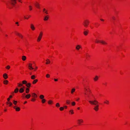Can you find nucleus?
I'll return each instance as SVG.
<instances>
[{"instance_id":"nucleus-56","label":"nucleus","mask_w":130,"mask_h":130,"mask_svg":"<svg viewBox=\"0 0 130 130\" xmlns=\"http://www.w3.org/2000/svg\"><path fill=\"white\" fill-rule=\"evenodd\" d=\"M45 8H44L43 9V12H44L45 11Z\"/></svg>"},{"instance_id":"nucleus-30","label":"nucleus","mask_w":130,"mask_h":130,"mask_svg":"<svg viewBox=\"0 0 130 130\" xmlns=\"http://www.w3.org/2000/svg\"><path fill=\"white\" fill-rule=\"evenodd\" d=\"M20 108L19 107H17L16 108H15V110L16 111H19L20 110Z\"/></svg>"},{"instance_id":"nucleus-48","label":"nucleus","mask_w":130,"mask_h":130,"mask_svg":"<svg viewBox=\"0 0 130 130\" xmlns=\"http://www.w3.org/2000/svg\"><path fill=\"white\" fill-rule=\"evenodd\" d=\"M35 100V99L32 98V99L31 101H34Z\"/></svg>"},{"instance_id":"nucleus-32","label":"nucleus","mask_w":130,"mask_h":130,"mask_svg":"<svg viewBox=\"0 0 130 130\" xmlns=\"http://www.w3.org/2000/svg\"><path fill=\"white\" fill-rule=\"evenodd\" d=\"M95 42L96 43H98L99 42H100V41L101 40H98L97 39H95Z\"/></svg>"},{"instance_id":"nucleus-37","label":"nucleus","mask_w":130,"mask_h":130,"mask_svg":"<svg viewBox=\"0 0 130 130\" xmlns=\"http://www.w3.org/2000/svg\"><path fill=\"white\" fill-rule=\"evenodd\" d=\"M38 8H39V5L38 4H37L35 5Z\"/></svg>"},{"instance_id":"nucleus-7","label":"nucleus","mask_w":130,"mask_h":130,"mask_svg":"<svg viewBox=\"0 0 130 130\" xmlns=\"http://www.w3.org/2000/svg\"><path fill=\"white\" fill-rule=\"evenodd\" d=\"M100 43L104 45H106L107 44V43L105 41L103 40H101Z\"/></svg>"},{"instance_id":"nucleus-26","label":"nucleus","mask_w":130,"mask_h":130,"mask_svg":"<svg viewBox=\"0 0 130 130\" xmlns=\"http://www.w3.org/2000/svg\"><path fill=\"white\" fill-rule=\"evenodd\" d=\"M48 16L47 15L46 16L44 19V21H46L48 19Z\"/></svg>"},{"instance_id":"nucleus-45","label":"nucleus","mask_w":130,"mask_h":130,"mask_svg":"<svg viewBox=\"0 0 130 130\" xmlns=\"http://www.w3.org/2000/svg\"><path fill=\"white\" fill-rule=\"evenodd\" d=\"M106 102H104V103H106V104H108V102H109V101H107V100H106Z\"/></svg>"},{"instance_id":"nucleus-20","label":"nucleus","mask_w":130,"mask_h":130,"mask_svg":"<svg viewBox=\"0 0 130 130\" xmlns=\"http://www.w3.org/2000/svg\"><path fill=\"white\" fill-rule=\"evenodd\" d=\"M26 86L28 87H30L31 86V84L30 83H28L26 85Z\"/></svg>"},{"instance_id":"nucleus-25","label":"nucleus","mask_w":130,"mask_h":130,"mask_svg":"<svg viewBox=\"0 0 130 130\" xmlns=\"http://www.w3.org/2000/svg\"><path fill=\"white\" fill-rule=\"evenodd\" d=\"M8 82V81L7 80H5L4 81L3 83H4L5 84H7Z\"/></svg>"},{"instance_id":"nucleus-40","label":"nucleus","mask_w":130,"mask_h":130,"mask_svg":"<svg viewBox=\"0 0 130 130\" xmlns=\"http://www.w3.org/2000/svg\"><path fill=\"white\" fill-rule=\"evenodd\" d=\"M56 106L57 107H59L60 106V104L58 103H57L56 104Z\"/></svg>"},{"instance_id":"nucleus-63","label":"nucleus","mask_w":130,"mask_h":130,"mask_svg":"<svg viewBox=\"0 0 130 130\" xmlns=\"http://www.w3.org/2000/svg\"><path fill=\"white\" fill-rule=\"evenodd\" d=\"M77 108L78 110H79V109H80L79 108V107H78Z\"/></svg>"},{"instance_id":"nucleus-59","label":"nucleus","mask_w":130,"mask_h":130,"mask_svg":"<svg viewBox=\"0 0 130 130\" xmlns=\"http://www.w3.org/2000/svg\"><path fill=\"white\" fill-rule=\"evenodd\" d=\"M27 103V101H25L24 103V104H25V103Z\"/></svg>"},{"instance_id":"nucleus-8","label":"nucleus","mask_w":130,"mask_h":130,"mask_svg":"<svg viewBox=\"0 0 130 130\" xmlns=\"http://www.w3.org/2000/svg\"><path fill=\"white\" fill-rule=\"evenodd\" d=\"M3 77L5 79H6L8 78L7 75L6 73H5L3 75Z\"/></svg>"},{"instance_id":"nucleus-28","label":"nucleus","mask_w":130,"mask_h":130,"mask_svg":"<svg viewBox=\"0 0 130 130\" xmlns=\"http://www.w3.org/2000/svg\"><path fill=\"white\" fill-rule=\"evenodd\" d=\"M75 88H73L71 91V93L72 94H73V93L75 91Z\"/></svg>"},{"instance_id":"nucleus-44","label":"nucleus","mask_w":130,"mask_h":130,"mask_svg":"<svg viewBox=\"0 0 130 130\" xmlns=\"http://www.w3.org/2000/svg\"><path fill=\"white\" fill-rule=\"evenodd\" d=\"M46 77L47 78H49L50 77V75L49 74H47L46 75Z\"/></svg>"},{"instance_id":"nucleus-17","label":"nucleus","mask_w":130,"mask_h":130,"mask_svg":"<svg viewBox=\"0 0 130 130\" xmlns=\"http://www.w3.org/2000/svg\"><path fill=\"white\" fill-rule=\"evenodd\" d=\"M32 97L35 98H36L37 97V95L34 93H32Z\"/></svg>"},{"instance_id":"nucleus-27","label":"nucleus","mask_w":130,"mask_h":130,"mask_svg":"<svg viewBox=\"0 0 130 130\" xmlns=\"http://www.w3.org/2000/svg\"><path fill=\"white\" fill-rule=\"evenodd\" d=\"M19 89L18 88H17L14 91V92L15 93H17Z\"/></svg>"},{"instance_id":"nucleus-38","label":"nucleus","mask_w":130,"mask_h":130,"mask_svg":"<svg viewBox=\"0 0 130 130\" xmlns=\"http://www.w3.org/2000/svg\"><path fill=\"white\" fill-rule=\"evenodd\" d=\"M6 68L7 69H9L10 68V66H7L6 67Z\"/></svg>"},{"instance_id":"nucleus-2","label":"nucleus","mask_w":130,"mask_h":130,"mask_svg":"<svg viewBox=\"0 0 130 130\" xmlns=\"http://www.w3.org/2000/svg\"><path fill=\"white\" fill-rule=\"evenodd\" d=\"M85 89L86 90V91H87L88 93H85V94L87 95V97L88 98V99L90 100L91 99V96H93V95L92 93L91 92L90 90L89 91H88L87 89L85 88Z\"/></svg>"},{"instance_id":"nucleus-4","label":"nucleus","mask_w":130,"mask_h":130,"mask_svg":"<svg viewBox=\"0 0 130 130\" xmlns=\"http://www.w3.org/2000/svg\"><path fill=\"white\" fill-rule=\"evenodd\" d=\"M43 34V33L42 31H41L40 32L38 38L37 39V41L38 42H39L41 40V38L42 37V36Z\"/></svg>"},{"instance_id":"nucleus-14","label":"nucleus","mask_w":130,"mask_h":130,"mask_svg":"<svg viewBox=\"0 0 130 130\" xmlns=\"http://www.w3.org/2000/svg\"><path fill=\"white\" fill-rule=\"evenodd\" d=\"M78 123L79 124H80L81 123L83 122V120L82 119H79L78 120Z\"/></svg>"},{"instance_id":"nucleus-34","label":"nucleus","mask_w":130,"mask_h":130,"mask_svg":"<svg viewBox=\"0 0 130 130\" xmlns=\"http://www.w3.org/2000/svg\"><path fill=\"white\" fill-rule=\"evenodd\" d=\"M45 101H46V100L44 99L42 100V102L43 103H44L45 102Z\"/></svg>"},{"instance_id":"nucleus-15","label":"nucleus","mask_w":130,"mask_h":130,"mask_svg":"<svg viewBox=\"0 0 130 130\" xmlns=\"http://www.w3.org/2000/svg\"><path fill=\"white\" fill-rule=\"evenodd\" d=\"M98 76H96L95 77L93 78V79L94 81H96L98 80Z\"/></svg>"},{"instance_id":"nucleus-19","label":"nucleus","mask_w":130,"mask_h":130,"mask_svg":"<svg viewBox=\"0 0 130 130\" xmlns=\"http://www.w3.org/2000/svg\"><path fill=\"white\" fill-rule=\"evenodd\" d=\"M26 57L25 56H23L22 57V59L23 60L25 61L26 59Z\"/></svg>"},{"instance_id":"nucleus-41","label":"nucleus","mask_w":130,"mask_h":130,"mask_svg":"<svg viewBox=\"0 0 130 130\" xmlns=\"http://www.w3.org/2000/svg\"><path fill=\"white\" fill-rule=\"evenodd\" d=\"M112 19L113 21H114L116 20V18L114 16H113L112 17Z\"/></svg>"},{"instance_id":"nucleus-43","label":"nucleus","mask_w":130,"mask_h":130,"mask_svg":"<svg viewBox=\"0 0 130 130\" xmlns=\"http://www.w3.org/2000/svg\"><path fill=\"white\" fill-rule=\"evenodd\" d=\"M70 112H71L72 114H73L74 112H73V110H71L70 111Z\"/></svg>"},{"instance_id":"nucleus-39","label":"nucleus","mask_w":130,"mask_h":130,"mask_svg":"<svg viewBox=\"0 0 130 130\" xmlns=\"http://www.w3.org/2000/svg\"><path fill=\"white\" fill-rule=\"evenodd\" d=\"M13 103L15 105H16L17 102L16 101H15L14 100L13 101Z\"/></svg>"},{"instance_id":"nucleus-31","label":"nucleus","mask_w":130,"mask_h":130,"mask_svg":"<svg viewBox=\"0 0 130 130\" xmlns=\"http://www.w3.org/2000/svg\"><path fill=\"white\" fill-rule=\"evenodd\" d=\"M18 86L19 87H21L22 86H23L22 84L21 83H18Z\"/></svg>"},{"instance_id":"nucleus-42","label":"nucleus","mask_w":130,"mask_h":130,"mask_svg":"<svg viewBox=\"0 0 130 130\" xmlns=\"http://www.w3.org/2000/svg\"><path fill=\"white\" fill-rule=\"evenodd\" d=\"M64 109V108L62 107H60V110L61 111L63 110Z\"/></svg>"},{"instance_id":"nucleus-29","label":"nucleus","mask_w":130,"mask_h":130,"mask_svg":"<svg viewBox=\"0 0 130 130\" xmlns=\"http://www.w3.org/2000/svg\"><path fill=\"white\" fill-rule=\"evenodd\" d=\"M35 76L34 75H32L31 76V78L32 79H34L35 78Z\"/></svg>"},{"instance_id":"nucleus-1","label":"nucleus","mask_w":130,"mask_h":130,"mask_svg":"<svg viewBox=\"0 0 130 130\" xmlns=\"http://www.w3.org/2000/svg\"><path fill=\"white\" fill-rule=\"evenodd\" d=\"M89 102L91 104L95 105L94 108V109L96 111H97L99 109V105H97L98 102L95 100L93 101L89 100Z\"/></svg>"},{"instance_id":"nucleus-62","label":"nucleus","mask_w":130,"mask_h":130,"mask_svg":"<svg viewBox=\"0 0 130 130\" xmlns=\"http://www.w3.org/2000/svg\"><path fill=\"white\" fill-rule=\"evenodd\" d=\"M13 108L15 109V108H16V107H15V106H14Z\"/></svg>"},{"instance_id":"nucleus-61","label":"nucleus","mask_w":130,"mask_h":130,"mask_svg":"<svg viewBox=\"0 0 130 130\" xmlns=\"http://www.w3.org/2000/svg\"><path fill=\"white\" fill-rule=\"evenodd\" d=\"M86 56H88V57H90V56H89V55H87V54Z\"/></svg>"},{"instance_id":"nucleus-12","label":"nucleus","mask_w":130,"mask_h":130,"mask_svg":"<svg viewBox=\"0 0 130 130\" xmlns=\"http://www.w3.org/2000/svg\"><path fill=\"white\" fill-rule=\"evenodd\" d=\"M89 32V30H87L86 31H84L83 32L85 36H86L87 35L88 33Z\"/></svg>"},{"instance_id":"nucleus-24","label":"nucleus","mask_w":130,"mask_h":130,"mask_svg":"<svg viewBox=\"0 0 130 130\" xmlns=\"http://www.w3.org/2000/svg\"><path fill=\"white\" fill-rule=\"evenodd\" d=\"M29 91V89L28 88H27L26 89V92L27 93H28Z\"/></svg>"},{"instance_id":"nucleus-46","label":"nucleus","mask_w":130,"mask_h":130,"mask_svg":"<svg viewBox=\"0 0 130 130\" xmlns=\"http://www.w3.org/2000/svg\"><path fill=\"white\" fill-rule=\"evenodd\" d=\"M29 9H30V10H32V8L31 7V6H29Z\"/></svg>"},{"instance_id":"nucleus-23","label":"nucleus","mask_w":130,"mask_h":130,"mask_svg":"<svg viewBox=\"0 0 130 130\" xmlns=\"http://www.w3.org/2000/svg\"><path fill=\"white\" fill-rule=\"evenodd\" d=\"M46 64H49L50 62V61H49V60L48 59H47L46 60Z\"/></svg>"},{"instance_id":"nucleus-54","label":"nucleus","mask_w":130,"mask_h":130,"mask_svg":"<svg viewBox=\"0 0 130 130\" xmlns=\"http://www.w3.org/2000/svg\"><path fill=\"white\" fill-rule=\"evenodd\" d=\"M64 108L66 109L67 108V106H64Z\"/></svg>"},{"instance_id":"nucleus-35","label":"nucleus","mask_w":130,"mask_h":130,"mask_svg":"<svg viewBox=\"0 0 130 130\" xmlns=\"http://www.w3.org/2000/svg\"><path fill=\"white\" fill-rule=\"evenodd\" d=\"M53 101L51 100H50L48 102V103L49 104H51L52 103Z\"/></svg>"},{"instance_id":"nucleus-3","label":"nucleus","mask_w":130,"mask_h":130,"mask_svg":"<svg viewBox=\"0 0 130 130\" xmlns=\"http://www.w3.org/2000/svg\"><path fill=\"white\" fill-rule=\"evenodd\" d=\"M89 22L88 20H86L84 21L83 25L85 27H87L89 25Z\"/></svg>"},{"instance_id":"nucleus-52","label":"nucleus","mask_w":130,"mask_h":130,"mask_svg":"<svg viewBox=\"0 0 130 130\" xmlns=\"http://www.w3.org/2000/svg\"><path fill=\"white\" fill-rule=\"evenodd\" d=\"M54 80L56 82L57 81H58V79H55Z\"/></svg>"},{"instance_id":"nucleus-22","label":"nucleus","mask_w":130,"mask_h":130,"mask_svg":"<svg viewBox=\"0 0 130 130\" xmlns=\"http://www.w3.org/2000/svg\"><path fill=\"white\" fill-rule=\"evenodd\" d=\"M66 103L68 104H69L70 103V100H67L66 101Z\"/></svg>"},{"instance_id":"nucleus-64","label":"nucleus","mask_w":130,"mask_h":130,"mask_svg":"<svg viewBox=\"0 0 130 130\" xmlns=\"http://www.w3.org/2000/svg\"><path fill=\"white\" fill-rule=\"evenodd\" d=\"M37 69V67H36V68H35V69L36 70V69Z\"/></svg>"},{"instance_id":"nucleus-33","label":"nucleus","mask_w":130,"mask_h":130,"mask_svg":"<svg viewBox=\"0 0 130 130\" xmlns=\"http://www.w3.org/2000/svg\"><path fill=\"white\" fill-rule=\"evenodd\" d=\"M22 84H26L27 83V82L26 80H23L22 82Z\"/></svg>"},{"instance_id":"nucleus-5","label":"nucleus","mask_w":130,"mask_h":130,"mask_svg":"<svg viewBox=\"0 0 130 130\" xmlns=\"http://www.w3.org/2000/svg\"><path fill=\"white\" fill-rule=\"evenodd\" d=\"M11 1V4L13 5H14L16 3V0H10Z\"/></svg>"},{"instance_id":"nucleus-36","label":"nucleus","mask_w":130,"mask_h":130,"mask_svg":"<svg viewBox=\"0 0 130 130\" xmlns=\"http://www.w3.org/2000/svg\"><path fill=\"white\" fill-rule=\"evenodd\" d=\"M71 104L72 106H74L75 104V103L74 102H72Z\"/></svg>"},{"instance_id":"nucleus-50","label":"nucleus","mask_w":130,"mask_h":130,"mask_svg":"<svg viewBox=\"0 0 130 130\" xmlns=\"http://www.w3.org/2000/svg\"><path fill=\"white\" fill-rule=\"evenodd\" d=\"M44 12L46 14H48L47 11V10H46V11H45Z\"/></svg>"},{"instance_id":"nucleus-51","label":"nucleus","mask_w":130,"mask_h":130,"mask_svg":"<svg viewBox=\"0 0 130 130\" xmlns=\"http://www.w3.org/2000/svg\"><path fill=\"white\" fill-rule=\"evenodd\" d=\"M19 36L22 38V37H23L22 36L21 34L20 35V36Z\"/></svg>"},{"instance_id":"nucleus-58","label":"nucleus","mask_w":130,"mask_h":130,"mask_svg":"<svg viewBox=\"0 0 130 130\" xmlns=\"http://www.w3.org/2000/svg\"><path fill=\"white\" fill-rule=\"evenodd\" d=\"M16 24H18V23H19L18 22H16V23H15Z\"/></svg>"},{"instance_id":"nucleus-6","label":"nucleus","mask_w":130,"mask_h":130,"mask_svg":"<svg viewBox=\"0 0 130 130\" xmlns=\"http://www.w3.org/2000/svg\"><path fill=\"white\" fill-rule=\"evenodd\" d=\"M30 28L33 30H35V28L34 25L32 24H30Z\"/></svg>"},{"instance_id":"nucleus-47","label":"nucleus","mask_w":130,"mask_h":130,"mask_svg":"<svg viewBox=\"0 0 130 130\" xmlns=\"http://www.w3.org/2000/svg\"><path fill=\"white\" fill-rule=\"evenodd\" d=\"M16 34L18 36H19L20 35H21L19 33L17 32L16 33Z\"/></svg>"},{"instance_id":"nucleus-11","label":"nucleus","mask_w":130,"mask_h":130,"mask_svg":"<svg viewBox=\"0 0 130 130\" xmlns=\"http://www.w3.org/2000/svg\"><path fill=\"white\" fill-rule=\"evenodd\" d=\"M81 46L79 45H77L76 47V49L77 50H79L80 48H81Z\"/></svg>"},{"instance_id":"nucleus-18","label":"nucleus","mask_w":130,"mask_h":130,"mask_svg":"<svg viewBox=\"0 0 130 130\" xmlns=\"http://www.w3.org/2000/svg\"><path fill=\"white\" fill-rule=\"evenodd\" d=\"M38 81V80L37 79H36L34 80L32 82V83L33 84H35Z\"/></svg>"},{"instance_id":"nucleus-57","label":"nucleus","mask_w":130,"mask_h":130,"mask_svg":"<svg viewBox=\"0 0 130 130\" xmlns=\"http://www.w3.org/2000/svg\"><path fill=\"white\" fill-rule=\"evenodd\" d=\"M102 21H104V20L102 19H100Z\"/></svg>"},{"instance_id":"nucleus-60","label":"nucleus","mask_w":130,"mask_h":130,"mask_svg":"<svg viewBox=\"0 0 130 130\" xmlns=\"http://www.w3.org/2000/svg\"><path fill=\"white\" fill-rule=\"evenodd\" d=\"M25 93H23V95H25Z\"/></svg>"},{"instance_id":"nucleus-13","label":"nucleus","mask_w":130,"mask_h":130,"mask_svg":"<svg viewBox=\"0 0 130 130\" xmlns=\"http://www.w3.org/2000/svg\"><path fill=\"white\" fill-rule=\"evenodd\" d=\"M31 96V95L30 94H28L26 95L25 97L27 99L29 98Z\"/></svg>"},{"instance_id":"nucleus-21","label":"nucleus","mask_w":130,"mask_h":130,"mask_svg":"<svg viewBox=\"0 0 130 130\" xmlns=\"http://www.w3.org/2000/svg\"><path fill=\"white\" fill-rule=\"evenodd\" d=\"M44 96L42 95H40V98L41 100L44 99Z\"/></svg>"},{"instance_id":"nucleus-55","label":"nucleus","mask_w":130,"mask_h":130,"mask_svg":"<svg viewBox=\"0 0 130 130\" xmlns=\"http://www.w3.org/2000/svg\"><path fill=\"white\" fill-rule=\"evenodd\" d=\"M12 95H10V96H9V98H12Z\"/></svg>"},{"instance_id":"nucleus-49","label":"nucleus","mask_w":130,"mask_h":130,"mask_svg":"<svg viewBox=\"0 0 130 130\" xmlns=\"http://www.w3.org/2000/svg\"><path fill=\"white\" fill-rule=\"evenodd\" d=\"M10 98H8L7 99V101H8V102H10L9 101L10 100Z\"/></svg>"},{"instance_id":"nucleus-16","label":"nucleus","mask_w":130,"mask_h":130,"mask_svg":"<svg viewBox=\"0 0 130 130\" xmlns=\"http://www.w3.org/2000/svg\"><path fill=\"white\" fill-rule=\"evenodd\" d=\"M6 103L7 104H9V106H11L12 104V103L10 102H6Z\"/></svg>"},{"instance_id":"nucleus-53","label":"nucleus","mask_w":130,"mask_h":130,"mask_svg":"<svg viewBox=\"0 0 130 130\" xmlns=\"http://www.w3.org/2000/svg\"><path fill=\"white\" fill-rule=\"evenodd\" d=\"M24 18L25 19H28V18H26L25 16L24 17Z\"/></svg>"},{"instance_id":"nucleus-9","label":"nucleus","mask_w":130,"mask_h":130,"mask_svg":"<svg viewBox=\"0 0 130 130\" xmlns=\"http://www.w3.org/2000/svg\"><path fill=\"white\" fill-rule=\"evenodd\" d=\"M24 87L23 88H21L19 90V91L21 93H23L24 91Z\"/></svg>"},{"instance_id":"nucleus-10","label":"nucleus","mask_w":130,"mask_h":130,"mask_svg":"<svg viewBox=\"0 0 130 130\" xmlns=\"http://www.w3.org/2000/svg\"><path fill=\"white\" fill-rule=\"evenodd\" d=\"M29 69L30 70L33 69L34 68L32 67V64L31 63H29L28 65Z\"/></svg>"}]
</instances>
